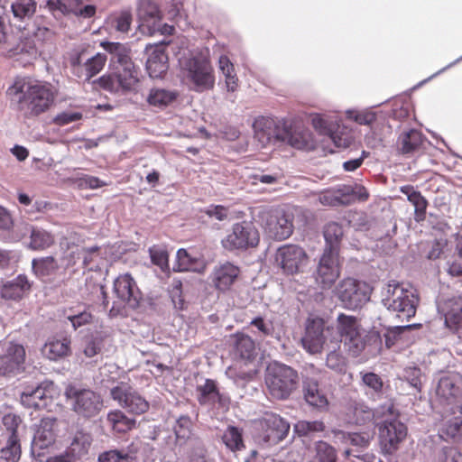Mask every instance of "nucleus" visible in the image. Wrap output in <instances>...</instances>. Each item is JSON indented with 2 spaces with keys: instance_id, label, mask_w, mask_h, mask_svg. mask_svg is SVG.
I'll list each match as a JSON object with an SVG mask.
<instances>
[{
  "instance_id": "obj_1",
  "label": "nucleus",
  "mask_w": 462,
  "mask_h": 462,
  "mask_svg": "<svg viewBox=\"0 0 462 462\" xmlns=\"http://www.w3.org/2000/svg\"><path fill=\"white\" fill-rule=\"evenodd\" d=\"M7 94L18 113L25 119L37 117L53 104L55 93L46 82L16 79L8 88Z\"/></svg>"
},
{
  "instance_id": "obj_2",
  "label": "nucleus",
  "mask_w": 462,
  "mask_h": 462,
  "mask_svg": "<svg viewBox=\"0 0 462 462\" xmlns=\"http://www.w3.org/2000/svg\"><path fill=\"white\" fill-rule=\"evenodd\" d=\"M101 46L110 54L111 63L120 68L115 73L100 77V87L111 93L137 91L140 71L130 57V50L120 42H104Z\"/></svg>"
},
{
  "instance_id": "obj_3",
  "label": "nucleus",
  "mask_w": 462,
  "mask_h": 462,
  "mask_svg": "<svg viewBox=\"0 0 462 462\" xmlns=\"http://www.w3.org/2000/svg\"><path fill=\"white\" fill-rule=\"evenodd\" d=\"M208 49H185L177 54L180 70L196 92L210 90L215 86L214 69Z\"/></svg>"
},
{
  "instance_id": "obj_4",
  "label": "nucleus",
  "mask_w": 462,
  "mask_h": 462,
  "mask_svg": "<svg viewBox=\"0 0 462 462\" xmlns=\"http://www.w3.org/2000/svg\"><path fill=\"white\" fill-rule=\"evenodd\" d=\"M379 427V439L386 454L394 452L407 436L406 426L398 419L399 412L392 402H386L373 413Z\"/></svg>"
},
{
  "instance_id": "obj_5",
  "label": "nucleus",
  "mask_w": 462,
  "mask_h": 462,
  "mask_svg": "<svg viewBox=\"0 0 462 462\" xmlns=\"http://www.w3.org/2000/svg\"><path fill=\"white\" fill-rule=\"evenodd\" d=\"M419 301L415 289L394 280L390 281L382 291L383 305L402 320H409L415 316Z\"/></svg>"
},
{
  "instance_id": "obj_6",
  "label": "nucleus",
  "mask_w": 462,
  "mask_h": 462,
  "mask_svg": "<svg viewBox=\"0 0 462 462\" xmlns=\"http://www.w3.org/2000/svg\"><path fill=\"white\" fill-rule=\"evenodd\" d=\"M264 380L273 398L285 400L297 389L299 374L291 366L273 362L268 365Z\"/></svg>"
},
{
  "instance_id": "obj_7",
  "label": "nucleus",
  "mask_w": 462,
  "mask_h": 462,
  "mask_svg": "<svg viewBox=\"0 0 462 462\" xmlns=\"http://www.w3.org/2000/svg\"><path fill=\"white\" fill-rule=\"evenodd\" d=\"M65 396L72 411L86 419L96 417L104 407L101 395L88 388L69 384L65 389Z\"/></svg>"
},
{
  "instance_id": "obj_8",
  "label": "nucleus",
  "mask_w": 462,
  "mask_h": 462,
  "mask_svg": "<svg viewBox=\"0 0 462 462\" xmlns=\"http://www.w3.org/2000/svg\"><path fill=\"white\" fill-rule=\"evenodd\" d=\"M336 295L344 308L355 310L370 300L371 289L365 282L346 278L337 286Z\"/></svg>"
},
{
  "instance_id": "obj_9",
  "label": "nucleus",
  "mask_w": 462,
  "mask_h": 462,
  "mask_svg": "<svg viewBox=\"0 0 462 462\" xmlns=\"http://www.w3.org/2000/svg\"><path fill=\"white\" fill-rule=\"evenodd\" d=\"M106 60L105 53L89 56L86 50L75 51L69 57L70 71L79 80L88 81L103 69Z\"/></svg>"
},
{
  "instance_id": "obj_10",
  "label": "nucleus",
  "mask_w": 462,
  "mask_h": 462,
  "mask_svg": "<svg viewBox=\"0 0 462 462\" xmlns=\"http://www.w3.org/2000/svg\"><path fill=\"white\" fill-rule=\"evenodd\" d=\"M337 336L331 340L338 341V344L344 341L354 356H358L365 348V344L356 317L339 314L337 318Z\"/></svg>"
},
{
  "instance_id": "obj_11",
  "label": "nucleus",
  "mask_w": 462,
  "mask_h": 462,
  "mask_svg": "<svg viewBox=\"0 0 462 462\" xmlns=\"http://www.w3.org/2000/svg\"><path fill=\"white\" fill-rule=\"evenodd\" d=\"M259 239V233L253 223L242 221L233 225L231 232L221 243L223 247L229 251L245 250L256 246Z\"/></svg>"
},
{
  "instance_id": "obj_12",
  "label": "nucleus",
  "mask_w": 462,
  "mask_h": 462,
  "mask_svg": "<svg viewBox=\"0 0 462 462\" xmlns=\"http://www.w3.org/2000/svg\"><path fill=\"white\" fill-rule=\"evenodd\" d=\"M47 29L24 28L19 32L17 42L6 49L9 57L23 59L26 62H31L39 56V36L45 33Z\"/></svg>"
},
{
  "instance_id": "obj_13",
  "label": "nucleus",
  "mask_w": 462,
  "mask_h": 462,
  "mask_svg": "<svg viewBox=\"0 0 462 462\" xmlns=\"http://www.w3.org/2000/svg\"><path fill=\"white\" fill-rule=\"evenodd\" d=\"M114 292L117 301L114 302L110 310V314L115 315L119 312L123 305H127L131 309L139 306L142 298L141 291L138 289L135 281L129 273L119 275L114 282Z\"/></svg>"
},
{
  "instance_id": "obj_14",
  "label": "nucleus",
  "mask_w": 462,
  "mask_h": 462,
  "mask_svg": "<svg viewBox=\"0 0 462 462\" xmlns=\"http://www.w3.org/2000/svg\"><path fill=\"white\" fill-rule=\"evenodd\" d=\"M437 400L441 404L459 405L462 403V376L457 373L439 374L435 387Z\"/></svg>"
},
{
  "instance_id": "obj_15",
  "label": "nucleus",
  "mask_w": 462,
  "mask_h": 462,
  "mask_svg": "<svg viewBox=\"0 0 462 462\" xmlns=\"http://www.w3.org/2000/svg\"><path fill=\"white\" fill-rule=\"evenodd\" d=\"M332 328L325 327L320 318H309L306 323L305 334L301 338L303 348L310 354L321 353Z\"/></svg>"
},
{
  "instance_id": "obj_16",
  "label": "nucleus",
  "mask_w": 462,
  "mask_h": 462,
  "mask_svg": "<svg viewBox=\"0 0 462 462\" xmlns=\"http://www.w3.org/2000/svg\"><path fill=\"white\" fill-rule=\"evenodd\" d=\"M284 124V120L259 116L253 123L254 138L262 146L282 142Z\"/></svg>"
},
{
  "instance_id": "obj_17",
  "label": "nucleus",
  "mask_w": 462,
  "mask_h": 462,
  "mask_svg": "<svg viewBox=\"0 0 462 462\" xmlns=\"http://www.w3.org/2000/svg\"><path fill=\"white\" fill-rule=\"evenodd\" d=\"M275 261L284 273L295 274L307 265L308 255L300 246L290 244L279 247Z\"/></svg>"
},
{
  "instance_id": "obj_18",
  "label": "nucleus",
  "mask_w": 462,
  "mask_h": 462,
  "mask_svg": "<svg viewBox=\"0 0 462 462\" xmlns=\"http://www.w3.org/2000/svg\"><path fill=\"white\" fill-rule=\"evenodd\" d=\"M110 394L114 401L128 412L142 414L148 411L149 402L134 389L125 383H120L113 387Z\"/></svg>"
},
{
  "instance_id": "obj_19",
  "label": "nucleus",
  "mask_w": 462,
  "mask_h": 462,
  "mask_svg": "<svg viewBox=\"0 0 462 462\" xmlns=\"http://www.w3.org/2000/svg\"><path fill=\"white\" fill-rule=\"evenodd\" d=\"M340 275L339 254L323 251L317 268L316 282L324 290L330 289Z\"/></svg>"
},
{
  "instance_id": "obj_20",
  "label": "nucleus",
  "mask_w": 462,
  "mask_h": 462,
  "mask_svg": "<svg viewBox=\"0 0 462 462\" xmlns=\"http://www.w3.org/2000/svg\"><path fill=\"white\" fill-rule=\"evenodd\" d=\"M25 349L14 342H8L4 354H0V375L14 376L24 370Z\"/></svg>"
},
{
  "instance_id": "obj_21",
  "label": "nucleus",
  "mask_w": 462,
  "mask_h": 462,
  "mask_svg": "<svg viewBox=\"0 0 462 462\" xmlns=\"http://www.w3.org/2000/svg\"><path fill=\"white\" fill-rule=\"evenodd\" d=\"M263 227L266 234L275 240L287 239L293 232L291 216L280 209L267 213Z\"/></svg>"
},
{
  "instance_id": "obj_22",
  "label": "nucleus",
  "mask_w": 462,
  "mask_h": 462,
  "mask_svg": "<svg viewBox=\"0 0 462 462\" xmlns=\"http://www.w3.org/2000/svg\"><path fill=\"white\" fill-rule=\"evenodd\" d=\"M299 150L311 151L316 148L317 142L310 129L300 125H290L285 122L282 142Z\"/></svg>"
},
{
  "instance_id": "obj_23",
  "label": "nucleus",
  "mask_w": 462,
  "mask_h": 462,
  "mask_svg": "<svg viewBox=\"0 0 462 462\" xmlns=\"http://www.w3.org/2000/svg\"><path fill=\"white\" fill-rule=\"evenodd\" d=\"M311 125L321 135L329 138L337 147H346L348 140L340 135V125L337 116L315 114Z\"/></svg>"
},
{
  "instance_id": "obj_24",
  "label": "nucleus",
  "mask_w": 462,
  "mask_h": 462,
  "mask_svg": "<svg viewBox=\"0 0 462 462\" xmlns=\"http://www.w3.org/2000/svg\"><path fill=\"white\" fill-rule=\"evenodd\" d=\"M259 424L263 440L271 444L282 440L290 430V423L275 413H265Z\"/></svg>"
},
{
  "instance_id": "obj_25",
  "label": "nucleus",
  "mask_w": 462,
  "mask_h": 462,
  "mask_svg": "<svg viewBox=\"0 0 462 462\" xmlns=\"http://www.w3.org/2000/svg\"><path fill=\"white\" fill-rule=\"evenodd\" d=\"M54 384L43 382L36 388L25 389L21 394V403L27 408L44 409L51 402Z\"/></svg>"
},
{
  "instance_id": "obj_26",
  "label": "nucleus",
  "mask_w": 462,
  "mask_h": 462,
  "mask_svg": "<svg viewBox=\"0 0 462 462\" xmlns=\"http://www.w3.org/2000/svg\"><path fill=\"white\" fill-rule=\"evenodd\" d=\"M137 14L142 30L151 35L155 34L162 18L157 5L152 0H139Z\"/></svg>"
},
{
  "instance_id": "obj_27",
  "label": "nucleus",
  "mask_w": 462,
  "mask_h": 462,
  "mask_svg": "<svg viewBox=\"0 0 462 462\" xmlns=\"http://www.w3.org/2000/svg\"><path fill=\"white\" fill-rule=\"evenodd\" d=\"M147 60L146 70L151 78L162 79L169 69L168 55L164 46L155 45L146 48Z\"/></svg>"
},
{
  "instance_id": "obj_28",
  "label": "nucleus",
  "mask_w": 462,
  "mask_h": 462,
  "mask_svg": "<svg viewBox=\"0 0 462 462\" xmlns=\"http://www.w3.org/2000/svg\"><path fill=\"white\" fill-rule=\"evenodd\" d=\"M240 273L239 268L229 262L215 266L211 280L214 286L219 291H226L235 282Z\"/></svg>"
},
{
  "instance_id": "obj_29",
  "label": "nucleus",
  "mask_w": 462,
  "mask_h": 462,
  "mask_svg": "<svg viewBox=\"0 0 462 462\" xmlns=\"http://www.w3.org/2000/svg\"><path fill=\"white\" fill-rule=\"evenodd\" d=\"M439 310L444 315L447 327L457 332L462 330V297L445 300L439 306Z\"/></svg>"
},
{
  "instance_id": "obj_30",
  "label": "nucleus",
  "mask_w": 462,
  "mask_h": 462,
  "mask_svg": "<svg viewBox=\"0 0 462 462\" xmlns=\"http://www.w3.org/2000/svg\"><path fill=\"white\" fill-rule=\"evenodd\" d=\"M57 420L53 417L42 418L34 433L32 445L40 449L51 446L55 440Z\"/></svg>"
},
{
  "instance_id": "obj_31",
  "label": "nucleus",
  "mask_w": 462,
  "mask_h": 462,
  "mask_svg": "<svg viewBox=\"0 0 462 462\" xmlns=\"http://www.w3.org/2000/svg\"><path fill=\"white\" fill-rule=\"evenodd\" d=\"M451 413L453 417L446 418L440 428V436L462 444V403L451 407Z\"/></svg>"
},
{
  "instance_id": "obj_32",
  "label": "nucleus",
  "mask_w": 462,
  "mask_h": 462,
  "mask_svg": "<svg viewBox=\"0 0 462 462\" xmlns=\"http://www.w3.org/2000/svg\"><path fill=\"white\" fill-rule=\"evenodd\" d=\"M234 355L236 357L250 361L256 356L254 341L247 335L237 333L232 337Z\"/></svg>"
},
{
  "instance_id": "obj_33",
  "label": "nucleus",
  "mask_w": 462,
  "mask_h": 462,
  "mask_svg": "<svg viewBox=\"0 0 462 462\" xmlns=\"http://www.w3.org/2000/svg\"><path fill=\"white\" fill-rule=\"evenodd\" d=\"M303 393L306 402L310 406L319 410H324L328 407V398L319 388V383L316 380L306 379L303 382Z\"/></svg>"
},
{
  "instance_id": "obj_34",
  "label": "nucleus",
  "mask_w": 462,
  "mask_h": 462,
  "mask_svg": "<svg viewBox=\"0 0 462 462\" xmlns=\"http://www.w3.org/2000/svg\"><path fill=\"white\" fill-rule=\"evenodd\" d=\"M30 289V283L25 275H18L15 279L5 283L1 295L6 300H19Z\"/></svg>"
},
{
  "instance_id": "obj_35",
  "label": "nucleus",
  "mask_w": 462,
  "mask_h": 462,
  "mask_svg": "<svg viewBox=\"0 0 462 462\" xmlns=\"http://www.w3.org/2000/svg\"><path fill=\"white\" fill-rule=\"evenodd\" d=\"M92 443V437L89 433L79 430L75 433L67 448V454L73 458H80L88 453Z\"/></svg>"
},
{
  "instance_id": "obj_36",
  "label": "nucleus",
  "mask_w": 462,
  "mask_h": 462,
  "mask_svg": "<svg viewBox=\"0 0 462 462\" xmlns=\"http://www.w3.org/2000/svg\"><path fill=\"white\" fill-rule=\"evenodd\" d=\"M55 242L54 236L39 226H31L29 248L34 251H42L51 247Z\"/></svg>"
},
{
  "instance_id": "obj_37",
  "label": "nucleus",
  "mask_w": 462,
  "mask_h": 462,
  "mask_svg": "<svg viewBox=\"0 0 462 462\" xmlns=\"http://www.w3.org/2000/svg\"><path fill=\"white\" fill-rule=\"evenodd\" d=\"M70 351V339L49 340L42 347V354L50 360H57L66 356Z\"/></svg>"
},
{
  "instance_id": "obj_38",
  "label": "nucleus",
  "mask_w": 462,
  "mask_h": 462,
  "mask_svg": "<svg viewBox=\"0 0 462 462\" xmlns=\"http://www.w3.org/2000/svg\"><path fill=\"white\" fill-rule=\"evenodd\" d=\"M350 189L349 187H344L342 189L326 190L319 195V201L324 206L330 207L346 205L349 201L348 195L350 194Z\"/></svg>"
},
{
  "instance_id": "obj_39",
  "label": "nucleus",
  "mask_w": 462,
  "mask_h": 462,
  "mask_svg": "<svg viewBox=\"0 0 462 462\" xmlns=\"http://www.w3.org/2000/svg\"><path fill=\"white\" fill-rule=\"evenodd\" d=\"M32 268L37 277L45 279L58 271L59 263L53 256H45L32 259Z\"/></svg>"
},
{
  "instance_id": "obj_40",
  "label": "nucleus",
  "mask_w": 462,
  "mask_h": 462,
  "mask_svg": "<svg viewBox=\"0 0 462 462\" xmlns=\"http://www.w3.org/2000/svg\"><path fill=\"white\" fill-rule=\"evenodd\" d=\"M331 343L332 346L327 355L326 365L329 369L338 374H345L346 371L347 362L346 358L340 351V344H338V341L332 340Z\"/></svg>"
},
{
  "instance_id": "obj_41",
  "label": "nucleus",
  "mask_w": 462,
  "mask_h": 462,
  "mask_svg": "<svg viewBox=\"0 0 462 462\" xmlns=\"http://www.w3.org/2000/svg\"><path fill=\"white\" fill-rule=\"evenodd\" d=\"M421 133L415 129L403 132L398 138V145L402 153H410L417 150L422 143Z\"/></svg>"
},
{
  "instance_id": "obj_42",
  "label": "nucleus",
  "mask_w": 462,
  "mask_h": 462,
  "mask_svg": "<svg viewBox=\"0 0 462 462\" xmlns=\"http://www.w3.org/2000/svg\"><path fill=\"white\" fill-rule=\"evenodd\" d=\"M342 236L343 228L339 224L336 222L327 224L324 228V238L326 241L324 251L333 250L336 254H339V242Z\"/></svg>"
},
{
  "instance_id": "obj_43",
  "label": "nucleus",
  "mask_w": 462,
  "mask_h": 462,
  "mask_svg": "<svg viewBox=\"0 0 462 462\" xmlns=\"http://www.w3.org/2000/svg\"><path fill=\"white\" fill-rule=\"evenodd\" d=\"M135 459L136 451L130 447L105 451L98 457V462H134Z\"/></svg>"
},
{
  "instance_id": "obj_44",
  "label": "nucleus",
  "mask_w": 462,
  "mask_h": 462,
  "mask_svg": "<svg viewBox=\"0 0 462 462\" xmlns=\"http://www.w3.org/2000/svg\"><path fill=\"white\" fill-rule=\"evenodd\" d=\"M178 97L173 90L164 88H153L150 91L147 101L151 106L163 107L171 104Z\"/></svg>"
},
{
  "instance_id": "obj_45",
  "label": "nucleus",
  "mask_w": 462,
  "mask_h": 462,
  "mask_svg": "<svg viewBox=\"0 0 462 462\" xmlns=\"http://www.w3.org/2000/svg\"><path fill=\"white\" fill-rule=\"evenodd\" d=\"M14 17L19 20L31 18L36 11L34 0H14L11 4Z\"/></svg>"
},
{
  "instance_id": "obj_46",
  "label": "nucleus",
  "mask_w": 462,
  "mask_h": 462,
  "mask_svg": "<svg viewBox=\"0 0 462 462\" xmlns=\"http://www.w3.org/2000/svg\"><path fill=\"white\" fill-rule=\"evenodd\" d=\"M315 455L311 462H336L337 451L326 441L319 440L314 444Z\"/></svg>"
},
{
  "instance_id": "obj_47",
  "label": "nucleus",
  "mask_w": 462,
  "mask_h": 462,
  "mask_svg": "<svg viewBox=\"0 0 462 462\" xmlns=\"http://www.w3.org/2000/svg\"><path fill=\"white\" fill-rule=\"evenodd\" d=\"M198 401L201 405H214V398L217 395V387L215 381L207 379L201 385H198Z\"/></svg>"
},
{
  "instance_id": "obj_48",
  "label": "nucleus",
  "mask_w": 462,
  "mask_h": 462,
  "mask_svg": "<svg viewBox=\"0 0 462 462\" xmlns=\"http://www.w3.org/2000/svg\"><path fill=\"white\" fill-rule=\"evenodd\" d=\"M219 69L225 76L226 86L228 91H235L237 88V77L235 73V68L230 60L222 55L218 60Z\"/></svg>"
},
{
  "instance_id": "obj_49",
  "label": "nucleus",
  "mask_w": 462,
  "mask_h": 462,
  "mask_svg": "<svg viewBox=\"0 0 462 462\" xmlns=\"http://www.w3.org/2000/svg\"><path fill=\"white\" fill-rule=\"evenodd\" d=\"M222 440L226 448L231 451H238L245 447L242 438V430L237 427L228 426L223 433Z\"/></svg>"
},
{
  "instance_id": "obj_50",
  "label": "nucleus",
  "mask_w": 462,
  "mask_h": 462,
  "mask_svg": "<svg viewBox=\"0 0 462 462\" xmlns=\"http://www.w3.org/2000/svg\"><path fill=\"white\" fill-rule=\"evenodd\" d=\"M172 269L174 272H195L198 270V261L191 257L185 249H179Z\"/></svg>"
},
{
  "instance_id": "obj_51",
  "label": "nucleus",
  "mask_w": 462,
  "mask_h": 462,
  "mask_svg": "<svg viewBox=\"0 0 462 462\" xmlns=\"http://www.w3.org/2000/svg\"><path fill=\"white\" fill-rule=\"evenodd\" d=\"M107 420L111 423L113 429L118 432L130 430L135 425V420L126 417L121 411L109 412Z\"/></svg>"
},
{
  "instance_id": "obj_52",
  "label": "nucleus",
  "mask_w": 462,
  "mask_h": 462,
  "mask_svg": "<svg viewBox=\"0 0 462 462\" xmlns=\"http://www.w3.org/2000/svg\"><path fill=\"white\" fill-rule=\"evenodd\" d=\"M335 437L357 448L368 447L372 439L369 433H348L343 430L335 431Z\"/></svg>"
},
{
  "instance_id": "obj_53",
  "label": "nucleus",
  "mask_w": 462,
  "mask_h": 462,
  "mask_svg": "<svg viewBox=\"0 0 462 462\" xmlns=\"http://www.w3.org/2000/svg\"><path fill=\"white\" fill-rule=\"evenodd\" d=\"M1 458L6 462H18L21 457V448L18 436L8 437L6 446L1 451Z\"/></svg>"
},
{
  "instance_id": "obj_54",
  "label": "nucleus",
  "mask_w": 462,
  "mask_h": 462,
  "mask_svg": "<svg viewBox=\"0 0 462 462\" xmlns=\"http://www.w3.org/2000/svg\"><path fill=\"white\" fill-rule=\"evenodd\" d=\"M420 324H407L401 326H394L386 329L383 334V338L385 342V346L387 348H390L393 345H395L399 340L402 338V335L405 331L410 330L414 328L420 327Z\"/></svg>"
},
{
  "instance_id": "obj_55",
  "label": "nucleus",
  "mask_w": 462,
  "mask_h": 462,
  "mask_svg": "<svg viewBox=\"0 0 462 462\" xmlns=\"http://www.w3.org/2000/svg\"><path fill=\"white\" fill-rule=\"evenodd\" d=\"M149 254L152 263L158 266L162 272H169V254L162 245H153L149 248Z\"/></svg>"
},
{
  "instance_id": "obj_56",
  "label": "nucleus",
  "mask_w": 462,
  "mask_h": 462,
  "mask_svg": "<svg viewBox=\"0 0 462 462\" xmlns=\"http://www.w3.org/2000/svg\"><path fill=\"white\" fill-rule=\"evenodd\" d=\"M294 429L300 436H310L323 431L325 425L321 420H300L295 424Z\"/></svg>"
},
{
  "instance_id": "obj_57",
  "label": "nucleus",
  "mask_w": 462,
  "mask_h": 462,
  "mask_svg": "<svg viewBox=\"0 0 462 462\" xmlns=\"http://www.w3.org/2000/svg\"><path fill=\"white\" fill-rule=\"evenodd\" d=\"M67 318L75 330L82 326L91 323L93 320V315L86 308H84L83 310L79 311L71 310Z\"/></svg>"
},
{
  "instance_id": "obj_58",
  "label": "nucleus",
  "mask_w": 462,
  "mask_h": 462,
  "mask_svg": "<svg viewBox=\"0 0 462 462\" xmlns=\"http://www.w3.org/2000/svg\"><path fill=\"white\" fill-rule=\"evenodd\" d=\"M191 420L189 416H180L177 420L174 426V432L176 435V439L179 441H185L189 439L191 434Z\"/></svg>"
},
{
  "instance_id": "obj_59",
  "label": "nucleus",
  "mask_w": 462,
  "mask_h": 462,
  "mask_svg": "<svg viewBox=\"0 0 462 462\" xmlns=\"http://www.w3.org/2000/svg\"><path fill=\"white\" fill-rule=\"evenodd\" d=\"M409 202L411 203L414 207L415 221H423L426 217V210L428 207L427 199L421 195L420 191H418Z\"/></svg>"
},
{
  "instance_id": "obj_60",
  "label": "nucleus",
  "mask_w": 462,
  "mask_h": 462,
  "mask_svg": "<svg viewBox=\"0 0 462 462\" xmlns=\"http://www.w3.org/2000/svg\"><path fill=\"white\" fill-rule=\"evenodd\" d=\"M104 337L101 334L93 335L86 343L84 355L87 357H93L97 355L103 346Z\"/></svg>"
},
{
  "instance_id": "obj_61",
  "label": "nucleus",
  "mask_w": 462,
  "mask_h": 462,
  "mask_svg": "<svg viewBox=\"0 0 462 462\" xmlns=\"http://www.w3.org/2000/svg\"><path fill=\"white\" fill-rule=\"evenodd\" d=\"M421 371L418 367H407L403 371V377L417 392L421 390Z\"/></svg>"
},
{
  "instance_id": "obj_62",
  "label": "nucleus",
  "mask_w": 462,
  "mask_h": 462,
  "mask_svg": "<svg viewBox=\"0 0 462 462\" xmlns=\"http://www.w3.org/2000/svg\"><path fill=\"white\" fill-rule=\"evenodd\" d=\"M347 117L359 125H371L376 120V114L372 111H347Z\"/></svg>"
},
{
  "instance_id": "obj_63",
  "label": "nucleus",
  "mask_w": 462,
  "mask_h": 462,
  "mask_svg": "<svg viewBox=\"0 0 462 462\" xmlns=\"http://www.w3.org/2000/svg\"><path fill=\"white\" fill-rule=\"evenodd\" d=\"M132 15L129 12H122L111 19V24L120 32H126L130 29Z\"/></svg>"
},
{
  "instance_id": "obj_64",
  "label": "nucleus",
  "mask_w": 462,
  "mask_h": 462,
  "mask_svg": "<svg viewBox=\"0 0 462 462\" xmlns=\"http://www.w3.org/2000/svg\"><path fill=\"white\" fill-rule=\"evenodd\" d=\"M250 325L258 330L259 336L266 337L273 333V323L263 319L262 317H256L250 322Z\"/></svg>"
}]
</instances>
